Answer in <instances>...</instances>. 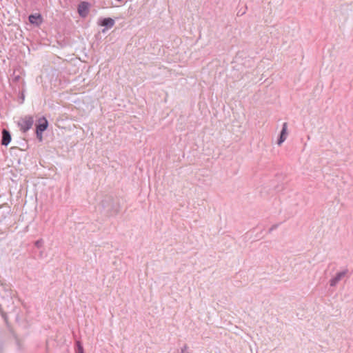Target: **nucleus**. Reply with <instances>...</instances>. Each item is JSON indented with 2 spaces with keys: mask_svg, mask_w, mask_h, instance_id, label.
Here are the masks:
<instances>
[{
  "mask_svg": "<svg viewBox=\"0 0 353 353\" xmlns=\"http://www.w3.org/2000/svg\"><path fill=\"white\" fill-rule=\"evenodd\" d=\"M101 205L108 215L117 214L119 212L118 208L114 205L113 199L111 197L104 199Z\"/></svg>",
  "mask_w": 353,
  "mask_h": 353,
  "instance_id": "f257e3e1",
  "label": "nucleus"
},
{
  "mask_svg": "<svg viewBox=\"0 0 353 353\" xmlns=\"http://www.w3.org/2000/svg\"><path fill=\"white\" fill-rule=\"evenodd\" d=\"M348 273L349 271L347 268L338 272L336 275L329 281L330 287H336L338 283L348 274Z\"/></svg>",
  "mask_w": 353,
  "mask_h": 353,
  "instance_id": "f03ea898",
  "label": "nucleus"
},
{
  "mask_svg": "<svg viewBox=\"0 0 353 353\" xmlns=\"http://www.w3.org/2000/svg\"><path fill=\"white\" fill-rule=\"evenodd\" d=\"M33 118L32 117H26L20 123L21 130L26 132L30 130L33 125Z\"/></svg>",
  "mask_w": 353,
  "mask_h": 353,
  "instance_id": "7ed1b4c3",
  "label": "nucleus"
},
{
  "mask_svg": "<svg viewBox=\"0 0 353 353\" xmlns=\"http://www.w3.org/2000/svg\"><path fill=\"white\" fill-rule=\"evenodd\" d=\"M288 137V123H283L282 125V129L280 133V136L277 141V144L281 145L287 139Z\"/></svg>",
  "mask_w": 353,
  "mask_h": 353,
  "instance_id": "20e7f679",
  "label": "nucleus"
},
{
  "mask_svg": "<svg viewBox=\"0 0 353 353\" xmlns=\"http://www.w3.org/2000/svg\"><path fill=\"white\" fill-rule=\"evenodd\" d=\"M37 122L38 123L37 124L36 130H38L39 132H44L48 126V122L47 119L44 117H43L39 118Z\"/></svg>",
  "mask_w": 353,
  "mask_h": 353,
  "instance_id": "39448f33",
  "label": "nucleus"
},
{
  "mask_svg": "<svg viewBox=\"0 0 353 353\" xmlns=\"http://www.w3.org/2000/svg\"><path fill=\"white\" fill-rule=\"evenodd\" d=\"M2 139H1V144L3 145L7 146L11 141V134L8 130L6 129H3L2 130Z\"/></svg>",
  "mask_w": 353,
  "mask_h": 353,
  "instance_id": "423d86ee",
  "label": "nucleus"
},
{
  "mask_svg": "<svg viewBox=\"0 0 353 353\" xmlns=\"http://www.w3.org/2000/svg\"><path fill=\"white\" fill-rule=\"evenodd\" d=\"M78 12L80 16L85 17L88 13V7L86 2H82L79 5Z\"/></svg>",
  "mask_w": 353,
  "mask_h": 353,
  "instance_id": "0eeeda50",
  "label": "nucleus"
},
{
  "mask_svg": "<svg viewBox=\"0 0 353 353\" xmlns=\"http://www.w3.org/2000/svg\"><path fill=\"white\" fill-rule=\"evenodd\" d=\"M114 20L113 19L104 18L100 21L99 25L101 26H105L107 28H111L114 26Z\"/></svg>",
  "mask_w": 353,
  "mask_h": 353,
  "instance_id": "6e6552de",
  "label": "nucleus"
},
{
  "mask_svg": "<svg viewBox=\"0 0 353 353\" xmlns=\"http://www.w3.org/2000/svg\"><path fill=\"white\" fill-rule=\"evenodd\" d=\"M39 18H40V15L36 16V15L32 14V15H30V17H29V21L31 23H36V21H35L36 19H37Z\"/></svg>",
  "mask_w": 353,
  "mask_h": 353,
  "instance_id": "1a4fd4ad",
  "label": "nucleus"
},
{
  "mask_svg": "<svg viewBox=\"0 0 353 353\" xmlns=\"http://www.w3.org/2000/svg\"><path fill=\"white\" fill-rule=\"evenodd\" d=\"M43 239H39V240H37V241H36L34 242V245H35L37 248H41V247L43 246Z\"/></svg>",
  "mask_w": 353,
  "mask_h": 353,
  "instance_id": "9d476101",
  "label": "nucleus"
},
{
  "mask_svg": "<svg viewBox=\"0 0 353 353\" xmlns=\"http://www.w3.org/2000/svg\"><path fill=\"white\" fill-rule=\"evenodd\" d=\"M77 353H83V348L79 341L77 342Z\"/></svg>",
  "mask_w": 353,
  "mask_h": 353,
  "instance_id": "9b49d317",
  "label": "nucleus"
},
{
  "mask_svg": "<svg viewBox=\"0 0 353 353\" xmlns=\"http://www.w3.org/2000/svg\"><path fill=\"white\" fill-rule=\"evenodd\" d=\"M42 133L43 132H39L38 130H36L37 137L39 141H42Z\"/></svg>",
  "mask_w": 353,
  "mask_h": 353,
  "instance_id": "f8f14e48",
  "label": "nucleus"
},
{
  "mask_svg": "<svg viewBox=\"0 0 353 353\" xmlns=\"http://www.w3.org/2000/svg\"><path fill=\"white\" fill-rule=\"evenodd\" d=\"M188 348V345H184V346L181 350V353H190L187 351Z\"/></svg>",
  "mask_w": 353,
  "mask_h": 353,
  "instance_id": "ddd939ff",
  "label": "nucleus"
},
{
  "mask_svg": "<svg viewBox=\"0 0 353 353\" xmlns=\"http://www.w3.org/2000/svg\"><path fill=\"white\" fill-rule=\"evenodd\" d=\"M279 226V224H274L272 225V227L269 229V233L272 232L273 230H276Z\"/></svg>",
  "mask_w": 353,
  "mask_h": 353,
  "instance_id": "4468645a",
  "label": "nucleus"
}]
</instances>
